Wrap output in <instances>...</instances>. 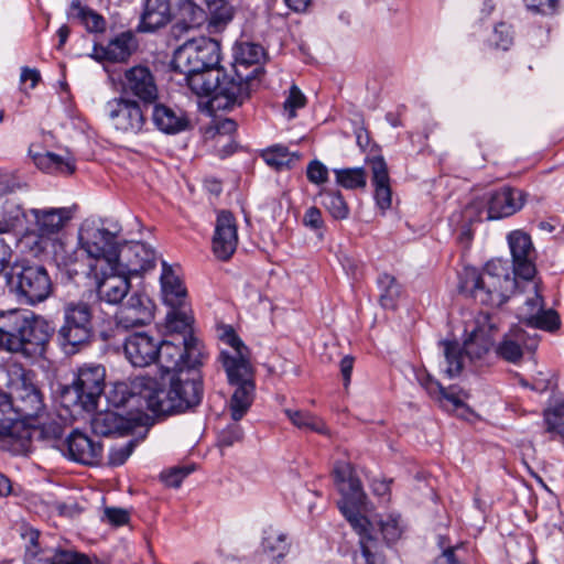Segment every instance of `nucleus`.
<instances>
[{
    "label": "nucleus",
    "instance_id": "aec40b11",
    "mask_svg": "<svg viewBox=\"0 0 564 564\" xmlns=\"http://www.w3.org/2000/svg\"><path fill=\"white\" fill-rule=\"evenodd\" d=\"M238 246V232L236 219L231 213L221 210L218 213L212 248L215 257L221 261L229 260Z\"/></svg>",
    "mask_w": 564,
    "mask_h": 564
},
{
    "label": "nucleus",
    "instance_id": "a18cd8bd",
    "mask_svg": "<svg viewBox=\"0 0 564 564\" xmlns=\"http://www.w3.org/2000/svg\"><path fill=\"white\" fill-rule=\"evenodd\" d=\"M318 196L322 198L321 204L334 219L343 220L348 218L350 210L340 192L322 189Z\"/></svg>",
    "mask_w": 564,
    "mask_h": 564
},
{
    "label": "nucleus",
    "instance_id": "6e6552de",
    "mask_svg": "<svg viewBox=\"0 0 564 564\" xmlns=\"http://www.w3.org/2000/svg\"><path fill=\"white\" fill-rule=\"evenodd\" d=\"M220 63V44L209 37L186 41L174 52L172 67L180 74L215 70Z\"/></svg>",
    "mask_w": 564,
    "mask_h": 564
},
{
    "label": "nucleus",
    "instance_id": "dca6fc26",
    "mask_svg": "<svg viewBox=\"0 0 564 564\" xmlns=\"http://www.w3.org/2000/svg\"><path fill=\"white\" fill-rule=\"evenodd\" d=\"M8 388L13 398V412L24 420L39 417L45 409L43 397L33 383L31 372L21 370L10 379Z\"/></svg>",
    "mask_w": 564,
    "mask_h": 564
},
{
    "label": "nucleus",
    "instance_id": "ea45409f",
    "mask_svg": "<svg viewBox=\"0 0 564 564\" xmlns=\"http://www.w3.org/2000/svg\"><path fill=\"white\" fill-rule=\"evenodd\" d=\"M91 429L95 434L110 436L123 434L128 429L126 420L116 412L106 411L96 413L91 419Z\"/></svg>",
    "mask_w": 564,
    "mask_h": 564
},
{
    "label": "nucleus",
    "instance_id": "de8ad7c7",
    "mask_svg": "<svg viewBox=\"0 0 564 564\" xmlns=\"http://www.w3.org/2000/svg\"><path fill=\"white\" fill-rule=\"evenodd\" d=\"M378 284L381 290L380 303L384 308H393L395 302L401 294V286L395 278L383 273L378 279Z\"/></svg>",
    "mask_w": 564,
    "mask_h": 564
},
{
    "label": "nucleus",
    "instance_id": "2f4dec72",
    "mask_svg": "<svg viewBox=\"0 0 564 564\" xmlns=\"http://www.w3.org/2000/svg\"><path fill=\"white\" fill-rule=\"evenodd\" d=\"M137 48V42L131 32H123L111 40L106 46L95 47L94 57L98 61L126 62Z\"/></svg>",
    "mask_w": 564,
    "mask_h": 564
},
{
    "label": "nucleus",
    "instance_id": "680f3d73",
    "mask_svg": "<svg viewBox=\"0 0 564 564\" xmlns=\"http://www.w3.org/2000/svg\"><path fill=\"white\" fill-rule=\"evenodd\" d=\"M129 512L126 509L117 507H106L104 509L102 521L111 525L120 527L129 521Z\"/></svg>",
    "mask_w": 564,
    "mask_h": 564
},
{
    "label": "nucleus",
    "instance_id": "4be33fe9",
    "mask_svg": "<svg viewBox=\"0 0 564 564\" xmlns=\"http://www.w3.org/2000/svg\"><path fill=\"white\" fill-rule=\"evenodd\" d=\"M508 243L514 274L525 281L531 280L535 274V267L532 261L534 249L530 236L521 230H514L508 235Z\"/></svg>",
    "mask_w": 564,
    "mask_h": 564
},
{
    "label": "nucleus",
    "instance_id": "c756f323",
    "mask_svg": "<svg viewBox=\"0 0 564 564\" xmlns=\"http://www.w3.org/2000/svg\"><path fill=\"white\" fill-rule=\"evenodd\" d=\"M176 0H147L139 30L153 32L166 25L173 15L172 7Z\"/></svg>",
    "mask_w": 564,
    "mask_h": 564
},
{
    "label": "nucleus",
    "instance_id": "393cba45",
    "mask_svg": "<svg viewBox=\"0 0 564 564\" xmlns=\"http://www.w3.org/2000/svg\"><path fill=\"white\" fill-rule=\"evenodd\" d=\"M373 186V199L382 214L391 208L392 189L388 165L382 156H373L368 161Z\"/></svg>",
    "mask_w": 564,
    "mask_h": 564
},
{
    "label": "nucleus",
    "instance_id": "473e14b6",
    "mask_svg": "<svg viewBox=\"0 0 564 564\" xmlns=\"http://www.w3.org/2000/svg\"><path fill=\"white\" fill-rule=\"evenodd\" d=\"M161 291L164 303L172 307L187 304V291L180 276L165 262L162 264Z\"/></svg>",
    "mask_w": 564,
    "mask_h": 564
},
{
    "label": "nucleus",
    "instance_id": "052dcab7",
    "mask_svg": "<svg viewBox=\"0 0 564 564\" xmlns=\"http://www.w3.org/2000/svg\"><path fill=\"white\" fill-rule=\"evenodd\" d=\"M191 467H175L161 474V478L169 487L177 488L185 477L192 473Z\"/></svg>",
    "mask_w": 564,
    "mask_h": 564
},
{
    "label": "nucleus",
    "instance_id": "4468645a",
    "mask_svg": "<svg viewBox=\"0 0 564 564\" xmlns=\"http://www.w3.org/2000/svg\"><path fill=\"white\" fill-rule=\"evenodd\" d=\"M110 80L120 95L133 96L143 105L152 104L158 99V85L154 75L147 66H132L124 69L122 74L111 75Z\"/></svg>",
    "mask_w": 564,
    "mask_h": 564
},
{
    "label": "nucleus",
    "instance_id": "338daca9",
    "mask_svg": "<svg viewBox=\"0 0 564 564\" xmlns=\"http://www.w3.org/2000/svg\"><path fill=\"white\" fill-rule=\"evenodd\" d=\"M417 380L420 384L426 390V392L434 397L436 395L437 391H441V383L434 380L429 373L425 372H419L417 373Z\"/></svg>",
    "mask_w": 564,
    "mask_h": 564
},
{
    "label": "nucleus",
    "instance_id": "f8f14e48",
    "mask_svg": "<svg viewBox=\"0 0 564 564\" xmlns=\"http://www.w3.org/2000/svg\"><path fill=\"white\" fill-rule=\"evenodd\" d=\"M105 368L100 365L82 366L72 386L65 389L64 398L85 411L95 410L105 388Z\"/></svg>",
    "mask_w": 564,
    "mask_h": 564
},
{
    "label": "nucleus",
    "instance_id": "774afa93",
    "mask_svg": "<svg viewBox=\"0 0 564 564\" xmlns=\"http://www.w3.org/2000/svg\"><path fill=\"white\" fill-rule=\"evenodd\" d=\"M41 79V74L35 68L22 67L20 80L22 84L30 82L29 88L33 89Z\"/></svg>",
    "mask_w": 564,
    "mask_h": 564
},
{
    "label": "nucleus",
    "instance_id": "3c124183",
    "mask_svg": "<svg viewBox=\"0 0 564 564\" xmlns=\"http://www.w3.org/2000/svg\"><path fill=\"white\" fill-rule=\"evenodd\" d=\"M306 98L300 88L292 85L290 88L289 96L284 100L283 108L289 119H293L296 116V110L305 106Z\"/></svg>",
    "mask_w": 564,
    "mask_h": 564
},
{
    "label": "nucleus",
    "instance_id": "9b49d317",
    "mask_svg": "<svg viewBox=\"0 0 564 564\" xmlns=\"http://www.w3.org/2000/svg\"><path fill=\"white\" fill-rule=\"evenodd\" d=\"M517 303V317L520 322L534 329L554 332L560 327V317L553 310H545L542 295L536 283L527 282V294H513Z\"/></svg>",
    "mask_w": 564,
    "mask_h": 564
},
{
    "label": "nucleus",
    "instance_id": "09e8293b",
    "mask_svg": "<svg viewBox=\"0 0 564 564\" xmlns=\"http://www.w3.org/2000/svg\"><path fill=\"white\" fill-rule=\"evenodd\" d=\"M490 207L491 204L487 193L470 202L465 209V214L470 221L495 220L494 215H490Z\"/></svg>",
    "mask_w": 564,
    "mask_h": 564
},
{
    "label": "nucleus",
    "instance_id": "6e6d98bb",
    "mask_svg": "<svg viewBox=\"0 0 564 564\" xmlns=\"http://www.w3.org/2000/svg\"><path fill=\"white\" fill-rule=\"evenodd\" d=\"M212 11L210 23L218 26L220 24H226L234 17V9L231 6H228L227 2H218V4L208 6Z\"/></svg>",
    "mask_w": 564,
    "mask_h": 564
},
{
    "label": "nucleus",
    "instance_id": "f257e3e1",
    "mask_svg": "<svg viewBox=\"0 0 564 564\" xmlns=\"http://www.w3.org/2000/svg\"><path fill=\"white\" fill-rule=\"evenodd\" d=\"M118 234L117 225L111 229L105 220L87 218L78 228L77 248L69 252L65 249L64 253L55 251V260L64 267L86 260L88 270L95 272L99 267L111 268V263L119 261Z\"/></svg>",
    "mask_w": 564,
    "mask_h": 564
},
{
    "label": "nucleus",
    "instance_id": "72a5a7b5",
    "mask_svg": "<svg viewBox=\"0 0 564 564\" xmlns=\"http://www.w3.org/2000/svg\"><path fill=\"white\" fill-rule=\"evenodd\" d=\"M369 527L372 524H366L364 531L354 529L359 535V549L354 552L352 564H386V557L376 536L369 532Z\"/></svg>",
    "mask_w": 564,
    "mask_h": 564
},
{
    "label": "nucleus",
    "instance_id": "58836bf2",
    "mask_svg": "<svg viewBox=\"0 0 564 564\" xmlns=\"http://www.w3.org/2000/svg\"><path fill=\"white\" fill-rule=\"evenodd\" d=\"M69 20H78L89 32H102L106 29V21L96 11L83 6L80 0H73L67 10Z\"/></svg>",
    "mask_w": 564,
    "mask_h": 564
},
{
    "label": "nucleus",
    "instance_id": "a19ab883",
    "mask_svg": "<svg viewBox=\"0 0 564 564\" xmlns=\"http://www.w3.org/2000/svg\"><path fill=\"white\" fill-rule=\"evenodd\" d=\"M261 547L270 560H281L289 552L288 536L278 529L269 528L263 532Z\"/></svg>",
    "mask_w": 564,
    "mask_h": 564
},
{
    "label": "nucleus",
    "instance_id": "13d9d810",
    "mask_svg": "<svg viewBox=\"0 0 564 564\" xmlns=\"http://www.w3.org/2000/svg\"><path fill=\"white\" fill-rule=\"evenodd\" d=\"M306 176L311 183L322 185L328 181V170L321 161L313 160L307 165Z\"/></svg>",
    "mask_w": 564,
    "mask_h": 564
},
{
    "label": "nucleus",
    "instance_id": "9d476101",
    "mask_svg": "<svg viewBox=\"0 0 564 564\" xmlns=\"http://www.w3.org/2000/svg\"><path fill=\"white\" fill-rule=\"evenodd\" d=\"M155 361L163 376L196 369L202 364V349L195 337L174 340L165 339L158 345Z\"/></svg>",
    "mask_w": 564,
    "mask_h": 564
},
{
    "label": "nucleus",
    "instance_id": "f704fd0d",
    "mask_svg": "<svg viewBox=\"0 0 564 564\" xmlns=\"http://www.w3.org/2000/svg\"><path fill=\"white\" fill-rule=\"evenodd\" d=\"M152 121L160 131L167 134L182 132L188 126V120L182 111L174 110L162 104L154 106Z\"/></svg>",
    "mask_w": 564,
    "mask_h": 564
},
{
    "label": "nucleus",
    "instance_id": "1a4fd4ad",
    "mask_svg": "<svg viewBox=\"0 0 564 564\" xmlns=\"http://www.w3.org/2000/svg\"><path fill=\"white\" fill-rule=\"evenodd\" d=\"M63 324L57 337L67 354H75L87 344L93 334L90 305L82 300L68 301L63 305Z\"/></svg>",
    "mask_w": 564,
    "mask_h": 564
},
{
    "label": "nucleus",
    "instance_id": "ddd939ff",
    "mask_svg": "<svg viewBox=\"0 0 564 564\" xmlns=\"http://www.w3.org/2000/svg\"><path fill=\"white\" fill-rule=\"evenodd\" d=\"M131 392L140 395L149 410L160 415L181 413L180 400L175 397V390L171 388L170 379L162 376V382L150 377H137L132 381Z\"/></svg>",
    "mask_w": 564,
    "mask_h": 564
},
{
    "label": "nucleus",
    "instance_id": "412c9836",
    "mask_svg": "<svg viewBox=\"0 0 564 564\" xmlns=\"http://www.w3.org/2000/svg\"><path fill=\"white\" fill-rule=\"evenodd\" d=\"M153 303L145 293L132 292L117 313V324L126 329L147 325L153 318Z\"/></svg>",
    "mask_w": 564,
    "mask_h": 564
},
{
    "label": "nucleus",
    "instance_id": "a878e982",
    "mask_svg": "<svg viewBox=\"0 0 564 564\" xmlns=\"http://www.w3.org/2000/svg\"><path fill=\"white\" fill-rule=\"evenodd\" d=\"M158 343L147 333H134L124 340V355L134 367H147L155 361Z\"/></svg>",
    "mask_w": 564,
    "mask_h": 564
},
{
    "label": "nucleus",
    "instance_id": "7ed1b4c3",
    "mask_svg": "<svg viewBox=\"0 0 564 564\" xmlns=\"http://www.w3.org/2000/svg\"><path fill=\"white\" fill-rule=\"evenodd\" d=\"M514 268L507 259L488 261L481 272L465 267L459 273V292L484 305L500 306L514 293Z\"/></svg>",
    "mask_w": 564,
    "mask_h": 564
},
{
    "label": "nucleus",
    "instance_id": "0e129e2a",
    "mask_svg": "<svg viewBox=\"0 0 564 564\" xmlns=\"http://www.w3.org/2000/svg\"><path fill=\"white\" fill-rule=\"evenodd\" d=\"M481 334H482V330L481 329H474L471 330L470 335H469V338L465 340L464 343V351L469 355V356H476V357H480L484 352H486L488 350V345L487 343L484 344L479 350L475 351L474 350V345L476 341H478L481 337Z\"/></svg>",
    "mask_w": 564,
    "mask_h": 564
},
{
    "label": "nucleus",
    "instance_id": "423d86ee",
    "mask_svg": "<svg viewBox=\"0 0 564 564\" xmlns=\"http://www.w3.org/2000/svg\"><path fill=\"white\" fill-rule=\"evenodd\" d=\"M11 290L19 303L36 305L48 299L53 283L45 267L21 262L12 267Z\"/></svg>",
    "mask_w": 564,
    "mask_h": 564
},
{
    "label": "nucleus",
    "instance_id": "37998d69",
    "mask_svg": "<svg viewBox=\"0 0 564 564\" xmlns=\"http://www.w3.org/2000/svg\"><path fill=\"white\" fill-rule=\"evenodd\" d=\"M440 345L443 347L444 355V362L441 366L443 372L448 378L458 376L463 370V348L454 340H442Z\"/></svg>",
    "mask_w": 564,
    "mask_h": 564
},
{
    "label": "nucleus",
    "instance_id": "864d4df0",
    "mask_svg": "<svg viewBox=\"0 0 564 564\" xmlns=\"http://www.w3.org/2000/svg\"><path fill=\"white\" fill-rule=\"evenodd\" d=\"M243 438V430L236 421L228 424L218 434V444L220 446H232L235 443L241 442Z\"/></svg>",
    "mask_w": 564,
    "mask_h": 564
},
{
    "label": "nucleus",
    "instance_id": "cd10ccee",
    "mask_svg": "<svg viewBox=\"0 0 564 564\" xmlns=\"http://www.w3.org/2000/svg\"><path fill=\"white\" fill-rule=\"evenodd\" d=\"M491 204L490 215L495 219L509 217L519 212L527 198V194L519 188L503 187L500 191L488 193Z\"/></svg>",
    "mask_w": 564,
    "mask_h": 564
},
{
    "label": "nucleus",
    "instance_id": "69168bd1",
    "mask_svg": "<svg viewBox=\"0 0 564 564\" xmlns=\"http://www.w3.org/2000/svg\"><path fill=\"white\" fill-rule=\"evenodd\" d=\"M303 224L314 230L321 229L324 225L321 210L315 206L310 207L304 214Z\"/></svg>",
    "mask_w": 564,
    "mask_h": 564
},
{
    "label": "nucleus",
    "instance_id": "49530a36",
    "mask_svg": "<svg viewBox=\"0 0 564 564\" xmlns=\"http://www.w3.org/2000/svg\"><path fill=\"white\" fill-rule=\"evenodd\" d=\"M336 183L346 189H364L367 174L362 167H345L334 170Z\"/></svg>",
    "mask_w": 564,
    "mask_h": 564
},
{
    "label": "nucleus",
    "instance_id": "c9c22d12",
    "mask_svg": "<svg viewBox=\"0 0 564 564\" xmlns=\"http://www.w3.org/2000/svg\"><path fill=\"white\" fill-rule=\"evenodd\" d=\"M183 75L191 90L199 97H209L213 107H215V96L220 70L216 68L215 70H199Z\"/></svg>",
    "mask_w": 564,
    "mask_h": 564
},
{
    "label": "nucleus",
    "instance_id": "39448f33",
    "mask_svg": "<svg viewBox=\"0 0 564 564\" xmlns=\"http://www.w3.org/2000/svg\"><path fill=\"white\" fill-rule=\"evenodd\" d=\"M77 207L31 208L25 216L30 224L25 239L32 240L35 251L64 253L65 247L58 239L59 232L74 218Z\"/></svg>",
    "mask_w": 564,
    "mask_h": 564
},
{
    "label": "nucleus",
    "instance_id": "4c0bfd02",
    "mask_svg": "<svg viewBox=\"0 0 564 564\" xmlns=\"http://www.w3.org/2000/svg\"><path fill=\"white\" fill-rule=\"evenodd\" d=\"M174 4L177 10L174 13L176 23L174 29L187 31L198 28L206 19L205 12L202 8L196 6L192 0H176Z\"/></svg>",
    "mask_w": 564,
    "mask_h": 564
},
{
    "label": "nucleus",
    "instance_id": "6ab92c4d",
    "mask_svg": "<svg viewBox=\"0 0 564 564\" xmlns=\"http://www.w3.org/2000/svg\"><path fill=\"white\" fill-rule=\"evenodd\" d=\"M62 453L69 460L83 465H97L102 456V445L75 430L64 441Z\"/></svg>",
    "mask_w": 564,
    "mask_h": 564
},
{
    "label": "nucleus",
    "instance_id": "5fc2aeb1",
    "mask_svg": "<svg viewBox=\"0 0 564 564\" xmlns=\"http://www.w3.org/2000/svg\"><path fill=\"white\" fill-rule=\"evenodd\" d=\"M137 446L135 440H130L123 445L113 446L109 451L108 460L111 466H120L126 463V460L132 454L134 447Z\"/></svg>",
    "mask_w": 564,
    "mask_h": 564
},
{
    "label": "nucleus",
    "instance_id": "e433bc0d",
    "mask_svg": "<svg viewBox=\"0 0 564 564\" xmlns=\"http://www.w3.org/2000/svg\"><path fill=\"white\" fill-rule=\"evenodd\" d=\"M194 323V316L189 306L182 305L180 307H172L171 311L166 315V328L176 334V337L172 339L178 340L184 337L191 338L192 335V326Z\"/></svg>",
    "mask_w": 564,
    "mask_h": 564
},
{
    "label": "nucleus",
    "instance_id": "603ef678",
    "mask_svg": "<svg viewBox=\"0 0 564 564\" xmlns=\"http://www.w3.org/2000/svg\"><path fill=\"white\" fill-rule=\"evenodd\" d=\"M48 562L50 564H91L87 555L73 550H58Z\"/></svg>",
    "mask_w": 564,
    "mask_h": 564
},
{
    "label": "nucleus",
    "instance_id": "5701e85b",
    "mask_svg": "<svg viewBox=\"0 0 564 564\" xmlns=\"http://www.w3.org/2000/svg\"><path fill=\"white\" fill-rule=\"evenodd\" d=\"M171 388L175 390V397L183 402L178 409L185 412L196 406L203 395L200 376L197 369H187L180 373L169 376Z\"/></svg>",
    "mask_w": 564,
    "mask_h": 564
},
{
    "label": "nucleus",
    "instance_id": "0eeeda50",
    "mask_svg": "<svg viewBox=\"0 0 564 564\" xmlns=\"http://www.w3.org/2000/svg\"><path fill=\"white\" fill-rule=\"evenodd\" d=\"M335 481L343 496L338 508L350 523L352 529L365 530L366 524H371L369 519L360 513L366 503L367 496L361 481L354 476L352 466L346 462H339L334 468Z\"/></svg>",
    "mask_w": 564,
    "mask_h": 564
},
{
    "label": "nucleus",
    "instance_id": "bf43d9fd",
    "mask_svg": "<svg viewBox=\"0 0 564 564\" xmlns=\"http://www.w3.org/2000/svg\"><path fill=\"white\" fill-rule=\"evenodd\" d=\"M512 32L509 25L506 23H499L496 25L492 42L497 48H501L503 51L508 50L512 44Z\"/></svg>",
    "mask_w": 564,
    "mask_h": 564
},
{
    "label": "nucleus",
    "instance_id": "b1692460",
    "mask_svg": "<svg viewBox=\"0 0 564 564\" xmlns=\"http://www.w3.org/2000/svg\"><path fill=\"white\" fill-rule=\"evenodd\" d=\"M265 53L261 45L243 42L239 43L234 48V63L232 68L241 78H254L258 80L259 76L263 73L261 62Z\"/></svg>",
    "mask_w": 564,
    "mask_h": 564
},
{
    "label": "nucleus",
    "instance_id": "c03bdc74",
    "mask_svg": "<svg viewBox=\"0 0 564 564\" xmlns=\"http://www.w3.org/2000/svg\"><path fill=\"white\" fill-rule=\"evenodd\" d=\"M284 414L300 430L312 431L318 434L328 433V429L323 420L307 411L285 409Z\"/></svg>",
    "mask_w": 564,
    "mask_h": 564
},
{
    "label": "nucleus",
    "instance_id": "7c9ffc66",
    "mask_svg": "<svg viewBox=\"0 0 564 564\" xmlns=\"http://www.w3.org/2000/svg\"><path fill=\"white\" fill-rule=\"evenodd\" d=\"M29 155L36 167L45 173L70 175L75 171V163L72 159L48 151L43 152L37 144L30 145Z\"/></svg>",
    "mask_w": 564,
    "mask_h": 564
},
{
    "label": "nucleus",
    "instance_id": "79ce46f5",
    "mask_svg": "<svg viewBox=\"0 0 564 564\" xmlns=\"http://www.w3.org/2000/svg\"><path fill=\"white\" fill-rule=\"evenodd\" d=\"M261 158L269 166L275 170H283L295 165L300 161L301 155L296 152H290L284 145L275 144L263 150Z\"/></svg>",
    "mask_w": 564,
    "mask_h": 564
},
{
    "label": "nucleus",
    "instance_id": "4d7b16f0",
    "mask_svg": "<svg viewBox=\"0 0 564 564\" xmlns=\"http://www.w3.org/2000/svg\"><path fill=\"white\" fill-rule=\"evenodd\" d=\"M39 536V531L32 528L25 529V531L22 533V538L25 540L26 561H33L37 557L40 553Z\"/></svg>",
    "mask_w": 564,
    "mask_h": 564
},
{
    "label": "nucleus",
    "instance_id": "20e7f679",
    "mask_svg": "<svg viewBox=\"0 0 564 564\" xmlns=\"http://www.w3.org/2000/svg\"><path fill=\"white\" fill-rule=\"evenodd\" d=\"M3 326L8 330L7 351L30 358L43 356L54 334L45 318L17 310L9 311L8 323Z\"/></svg>",
    "mask_w": 564,
    "mask_h": 564
},
{
    "label": "nucleus",
    "instance_id": "bb28decb",
    "mask_svg": "<svg viewBox=\"0 0 564 564\" xmlns=\"http://www.w3.org/2000/svg\"><path fill=\"white\" fill-rule=\"evenodd\" d=\"M538 347L536 334L529 335L523 329L514 327L505 335L497 347V354L510 362L521 359L523 350L533 351Z\"/></svg>",
    "mask_w": 564,
    "mask_h": 564
},
{
    "label": "nucleus",
    "instance_id": "e2e57ef3",
    "mask_svg": "<svg viewBox=\"0 0 564 564\" xmlns=\"http://www.w3.org/2000/svg\"><path fill=\"white\" fill-rule=\"evenodd\" d=\"M529 11L540 14H551L555 11L557 0H523Z\"/></svg>",
    "mask_w": 564,
    "mask_h": 564
},
{
    "label": "nucleus",
    "instance_id": "8fccbe9b",
    "mask_svg": "<svg viewBox=\"0 0 564 564\" xmlns=\"http://www.w3.org/2000/svg\"><path fill=\"white\" fill-rule=\"evenodd\" d=\"M547 432L564 437V402L544 414Z\"/></svg>",
    "mask_w": 564,
    "mask_h": 564
},
{
    "label": "nucleus",
    "instance_id": "f3484780",
    "mask_svg": "<svg viewBox=\"0 0 564 564\" xmlns=\"http://www.w3.org/2000/svg\"><path fill=\"white\" fill-rule=\"evenodd\" d=\"M88 275L95 280L98 300L109 305L120 304L131 289L130 278L120 270L119 261L111 263V268L88 270Z\"/></svg>",
    "mask_w": 564,
    "mask_h": 564
},
{
    "label": "nucleus",
    "instance_id": "2eb2a0df",
    "mask_svg": "<svg viewBox=\"0 0 564 564\" xmlns=\"http://www.w3.org/2000/svg\"><path fill=\"white\" fill-rule=\"evenodd\" d=\"M145 108L147 105L123 95L105 104V112L111 126L127 134H138L143 130L147 122Z\"/></svg>",
    "mask_w": 564,
    "mask_h": 564
},
{
    "label": "nucleus",
    "instance_id": "c85d7f7f",
    "mask_svg": "<svg viewBox=\"0 0 564 564\" xmlns=\"http://www.w3.org/2000/svg\"><path fill=\"white\" fill-rule=\"evenodd\" d=\"M372 527H369L371 535L380 533L387 545L399 541L405 532L406 524L399 512L390 511L377 514L373 520H369Z\"/></svg>",
    "mask_w": 564,
    "mask_h": 564
},
{
    "label": "nucleus",
    "instance_id": "f03ea898",
    "mask_svg": "<svg viewBox=\"0 0 564 564\" xmlns=\"http://www.w3.org/2000/svg\"><path fill=\"white\" fill-rule=\"evenodd\" d=\"M221 341L228 348L221 349L219 359L229 383L236 387L227 408L232 421L239 422L248 413L254 399L250 351L231 328L224 332Z\"/></svg>",
    "mask_w": 564,
    "mask_h": 564
},
{
    "label": "nucleus",
    "instance_id": "a211bd4d",
    "mask_svg": "<svg viewBox=\"0 0 564 564\" xmlns=\"http://www.w3.org/2000/svg\"><path fill=\"white\" fill-rule=\"evenodd\" d=\"M241 77L242 76H239L235 70L232 74H223L221 77H218L215 108L223 110L230 109L235 106L242 105L249 99L258 80Z\"/></svg>",
    "mask_w": 564,
    "mask_h": 564
}]
</instances>
